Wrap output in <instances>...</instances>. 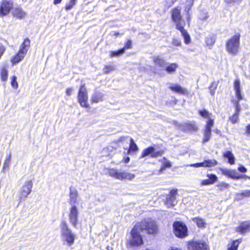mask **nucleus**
Here are the masks:
<instances>
[{
  "label": "nucleus",
  "mask_w": 250,
  "mask_h": 250,
  "mask_svg": "<svg viewBox=\"0 0 250 250\" xmlns=\"http://www.w3.org/2000/svg\"><path fill=\"white\" fill-rule=\"evenodd\" d=\"M62 0H54V4H58L62 1Z\"/></svg>",
  "instance_id": "60"
},
{
  "label": "nucleus",
  "mask_w": 250,
  "mask_h": 250,
  "mask_svg": "<svg viewBox=\"0 0 250 250\" xmlns=\"http://www.w3.org/2000/svg\"><path fill=\"white\" fill-rule=\"evenodd\" d=\"M125 52V48H122L117 51H110L109 52V56L110 57H118L122 54H123Z\"/></svg>",
  "instance_id": "34"
},
{
  "label": "nucleus",
  "mask_w": 250,
  "mask_h": 250,
  "mask_svg": "<svg viewBox=\"0 0 250 250\" xmlns=\"http://www.w3.org/2000/svg\"><path fill=\"white\" fill-rule=\"evenodd\" d=\"M193 221L199 228H204L206 226V223L205 220L202 218L199 217H195L193 218Z\"/></svg>",
  "instance_id": "31"
},
{
  "label": "nucleus",
  "mask_w": 250,
  "mask_h": 250,
  "mask_svg": "<svg viewBox=\"0 0 250 250\" xmlns=\"http://www.w3.org/2000/svg\"><path fill=\"white\" fill-rule=\"evenodd\" d=\"M172 44L176 46H179L181 45V41L179 39H173L172 40Z\"/></svg>",
  "instance_id": "51"
},
{
  "label": "nucleus",
  "mask_w": 250,
  "mask_h": 250,
  "mask_svg": "<svg viewBox=\"0 0 250 250\" xmlns=\"http://www.w3.org/2000/svg\"><path fill=\"white\" fill-rule=\"evenodd\" d=\"M172 21L176 24L177 29L181 31L184 38L185 42L188 44L190 42V38L188 32L184 28L185 21L182 19L181 14V8L177 7L170 11Z\"/></svg>",
  "instance_id": "1"
},
{
  "label": "nucleus",
  "mask_w": 250,
  "mask_h": 250,
  "mask_svg": "<svg viewBox=\"0 0 250 250\" xmlns=\"http://www.w3.org/2000/svg\"><path fill=\"white\" fill-rule=\"evenodd\" d=\"M163 151H156V149L153 146H149L143 150L141 158H144L150 155L151 158H156L162 156Z\"/></svg>",
  "instance_id": "13"
},
{
  "label": "nucleus",
  "mask_w": 250,
  "mask_h": 250,
  "mask_svg": "<svg viewBox=\"0 0 250 250\" xmlns=\"http://www.w3.org/2000/svg\"><path fill=\"white\" fill-rule=\"evenodd\" d=\"M242 242L241 238L232 241L228 245V250H237L239 244Z\"/></svg>",
  "instance_id": "25"
},
{
  "label": "nucleus",
  "mask_w": 250,
  "mask_h": 250,
  "mask_svg": "<svg viewBox=\"0 0 250 250\" xmlns=\"http://www.w3.org/2000/svg\"><path fill=\"white\" fill-rule=\"evenodd\" d=\"M11 84L13 88L17 89L18 87V83L17 82V77L13 76L11 78Z\"/></svg>",
  "instance_id": "42"
},
{
  "label": "nucleus",
  "mask_w": 250,
  "mask_h": 250,
  "mask_svg": "<svg viewBox=\"0 0 250 250\" xmlns=\"http://www.w3.org/2000/svg\"><path fill=\"white\" fill-rule=\"evenodd\" d=\"M142 231L146 230L149 234H155L157 232L158 227L156 222L150 218L145 219L136 224Z\"/></svg>",
  "instance_id": "5"
},
{
  "label": "nucleus",
  "mask_w": 250,
  "mask_h": 250,
  "mask_svg": "<svg viewBox=\"0 0 250 250\" xmlns=\"http://www.w3.org/2000/svg\"><path fill=\"white\" fill-rule=\"evenodd\" d=\"M14 16L20 19H22L26 16L25 12L20 7H16L13 11Z\"/></svg>",
  "instance_id": "26"
},
{
  "label": "nucleus",
  "mask_w": 250,
  "mask_h": 250,
  "mask_svg": "<svg viewBox=\"0 0 250 250\" xmlns=\"http://www.w3.org/2000/svg\"><path fill=\"white\" fill-rule=\"evenodd\" d=\"M79 211L75 205L71 206L68 214L69 220L71 224L76 228L78 224Z\"/></svg>",
  "instance_id": "11"
},
{
  "label": "nucleus",
  "mask_w": 250,
  "mask_h": 250,
  "mask_svg": "<svg viewBox=\"0 0 250 250\" xmlns=\"http://www.w3.org/2000/svg\"><path fill=\"white\" fill-rule=\"evenodd\" d=\"M176 1V0H165V6L168 9Z\"/></svg>",
  "instance_id": "45"
},
{
  "label": "nucleus",
  "mask_w": 250,
  "mask_h": 250,
  "mask_svg": "<svg viewBox=\"0 0 250 250\" xmlns=\"http://www.w3.org/2000/svg\"><path fill=\"white\" fill-rule=\"evenodd\" d=\"M242 0H225V1L227 4H234L235 3H239Z\"/></svg>",
  "instance_id": "52"
},
{
  "label": "nucleus",
  "mask_w": 250,
  "mask_h": 250,
  "mask_svg": "<svg viewBox=\"0 0 250 250\" xmlns=\"http://www.w3.org/2000/svg\"><path fill=\"white\" fill-rule=\"evenodd\" d=\"M224 156L228 159V162L230 164L233 165L234 164L235 158L231 151H227L224 154Z\"/></svg>",
  "instance_id": "29"
},
{
  "label": "nucleus",
  "mask_w": 250,
  "mask_h": 250,
  "mask_svg": "<svg viewBox=\"0 0 250 250\" xmlns=\"http://www.w3.org/2000/svg\"><path fill=\"white\" fill-rule=\"evenodd\" d=\"M201 184L202 185H204V186L209 185L211 184V182H210V181L208 179L202 180L201 182Z\"/></svg>",
  "instance_id": "56"
},
{
  "label": "nucleus",
  "mask_w": 250,
  "mask_h": 250,
  "mask_svg": "<svg viewBox=\"0 0 250 250\" xmlns=\"http://www.w3.org/2000/svg\"><path fill=\"white\" fill-rule=\"evenodd\" d=\"M61 237L62 241L69 246L74 244L76 239V235L69 228L67 224L64 221L61 225Z\"/></svg>",
  "instance_id": "2"
},
{
  "label": "nucleus",
  "mask_w": 250,
  "mask_h": 250,
  "mask_svg": "<svg viewBox=\"0 0 250 250\" xmlns=\"http://www.w3.org/2000/svg\"><path fill=\"white\" fill-rule=\"evenodd\" d=\"M193 3V0H187L186 1V6L185 7V10L187 12L188 15V19L189 18V11L190 10Z\"/></svg>",
  "instance_id": "35"
},
{
  "label": "nucleus",
  "mask_w": 250,
  "mask_h": 250,
  "mask_svg": "<svg viewBox=\"0 0 250 250\" xmlns=\"http://www.w3.org/2000/svg\"><path fill=\"white\" fill-rule=\"evenodd\" d=\"M5 50L4 47L1 44H0V59L4 52Z\"/></svg>",
  "instance_id": "58"
},
{
  "label": "nucleus",
  "mask_w": 250,
  "mask_h": 250,
  "mask_svg": "<svg viewBox=\"0 0 250 250\" xmlns=\"http://www.w3.org/2000/svg\"><path fill=\"white\" fill-rule=\"evenodd\" d=\"M78 192L76 188H70V204L72 206L75 205V204L77 201Z\"/></svg>",
  "instance_id": "21"
},
{
  "label": "nucleus",
  "mask_w": 250,
  "mask_h": 250,
  "mask_svg": "<svg viewBox=\"0 0 250 250\" xmlns=\"http://www.w3.org/2000/svg\"><path fill=\"white\" fill-rule=\"evenodd\" d=\"M238 170L242 173H246L247 171V169L242 165H240L238 167Z\"/></svg>",
  "instance_id": "54"
},
{
  "label": "nucleus",
  "mask_w": 250,
  "mask_h": 250,
  "mask_svg": "<svg viewBox=\"0 0 250 250\" xmlns=\"http://www.w3.org/2000/svg\"><path fill=\"white\" fill-rule=\"evenodd\" d=\"M178 127L179 129L184 131H195L198 130V127L194 122L178 124Z\"/></svg>",
  "instance_id": "16"
},
{
  "label": "nucleus",
  "mask_w": 250,
  "mask_h": 250,
  "mask_svg": "<svg viewBox=\"0 0 250 250\" xmlns=\"http://www.w3.org/2000/svg\"><path fill=\"white\" fill-rule=\"evenodd\" d=\"M125 137H121V138H120V141H123V140L125 139Z\"/></svg>",
  "instance_id": "64"
},
{
  "label": "nucleus",
  "mask_w": 250,
  "mask_h": 250,
  "mask_svg": "<svg viewBox=\"0 0 250 250\" xmlns=\"http://www.w3.org/2000/svg\"><path fill=\"white\" fill-rule=\"evenodd\" d=\"M207 246L204 242L193 241L189 243L188 248V250H206Z\"/></svg>",
  "instance_id": "17"
},
{
  "label": "nucleus",
  "mask_w": 250,
  "mask_h": 250,
  "mask_svg": "<svg viewBox=\"0 0 250 250\" xmlns=\"http://www.w3.org/2000/svg\"><path fill=\"white\" fill-rule=\"evenodd\" d=\"M243 198V196H238V194H237V195H236L237 200H240V199H242Z\"/></svg>",
  "instance_id": "62"
},
{
  "label": "nucleus",
  "mask_w": 250,
  "mask_h": 250,
  "mask_svg": "<svg viewBox=\"0 0 250 250\" xmlns=\"http://www.w3.org/2000/svg\"><path fill=\"white\" fill-rule=\"evenodd\" d=\"M169 250H182L181 249H180L179 248H177L176 247H171Z\"/></svg>",
  "instance_id": "61"
},
{
  "label": "nucleus",
  "mask_w": 250,
  "mask_h": 250,
  "mask_svg": "<svg viewBox=\"0 0 250 250\" xmlns=\"http://www.w3.org/2000/svg\"><path fill=\"white\" fill-rule=\"evenodd\" d=\"M169 88L172 91L184 95L187 93V90L179 84H172L169 86Z\"/></svg>",
  "instance_id": "23"
},
{
  "label": "nucleus",
  "mask_w": 250,
  "mask_h": 250,
  "mask_svg": "<svg viewBox=\"0 0 250 250\" xmlns=\"http://www.w3.org/2000/svg\"><path fill=\"white\" fill-rule=\"evenodd\" d=\"M213 120L209 119L207 121L204 132V139L203 140V143L208 142L209 140L211 135V129L213 126Z\"/></svg>",
  "instance_id": "15"
},
{
  "label": "nucleus",
  "mask_w": 250,
  "mask_h": 250,
  "mask_svg": "<svg viewBox=\"0 0 250 250\" xmlns=\"http://www.w3.org/2000/svg\"><path fill=\"white\" fill-rule=\"evenodd\" d=\"M199 113V114L202 117H203L205 118H208V120L211 119L210 118V115H211V114H209V112L207 110H200Z\"/></svg>",
  "instance_id": "40"
},
{
  "label": "nucleus",
  "mask_w": 250,
  "mask_h": 250,
  "mask_svg": "<svg viewBox=\"0 0 250 250\" xmlns=\"http://www.w3.org/2000/svg\"><path fill=\"white\" fill-rule=\"evenodd\" d=\"M217 163L214 159L206 160L203 162L204 167H212L217 165Z\"/></svg>",
  "instance_id": "32"
},
{
  "label": "nucleus",
  "mask_w": 250,
  "mask_h": 250,
  "mask_svg": "<svg viewBox=\"0 0 250 250\" xmlns=\"http://www.w3.org/2000/svg\"><path fill=\"white\" fill-rule=\"evenodd\" d=\"M236 231L244 234L250 231V221H246L242 223L240 225L236 228Z\"/></svg>",
  "instance_id": "19"
},
{
  "label": "nucleus",
  "mask_w": 250,
  "mask_h": 250,
  "mask_svg": "<svg viewBox=\"0 0 250 250\" xmlns=\"http://www.w3.org/2000/svg\"><path fill=\"white\" fill-rule=\"evenodd\" d=\"M73 91V89L72 87H69L66 90V94L67 96H70Z\"/></svg>",
  "instance_id": "57"
},
{
  "label": "nucleus",
  "mask_w": 250,
  "mask_h": 250,
  "mask_svg": "<svg viewBox=\"0 0 250 250\" xmlns=\"http://www.w3.org/2000/svg\"><path fill=\"white\" fill-rule=\"evenodd\" d=\"M238 196H242L243 197H250V190H245L243 192L238 193Z\"/></svg>",
  "instance_id": "48"
},
{
  "label": "nucleus",
  "mask_w": 250,
  "mask_h": 250,
  "mask_svg": "<svg viewBox=\"0 0 250 250\" xmlns=\"http://www.w3.org/2000/svg\"><path fill=\"white\" fill-rule=\"evenodd\" d=\"M107 173L110 176H111L116 179H118V180L120 179V177H121L120 175H121V171H119L117 169H115V168L109 169L108 170Z\"/></svg>",
  "instance_id": "27"
},
{
  "label": "nucleus",
  "mask_w": 250,
  "mask_h": 250,
  "mask_svg": "<svg viewBox=\"0 0 250 250\" xmlns=\"http://www.w3.org/2000/svg\"><path fill=\"white\" fill-rule=\"evenodd\" d=\"M30 46V41L28 38L24 39L20 45L18 52L11 59V62L14 65L22 61L26 55Z\"/></svg>",
  "instance_id": "4"
},
{
  "label": "nucleus",
  "mask_w": 250,
  "mask_h": 250,
  "mask_svg": "<svg viewBox=\"0 0 250 250\" xmlns=\"http://www.w3.org/2000/svg\"><path fill=\"white\" fill-rule=\"evenodd\" d=\"M219 187H221V189H223V188H229V184L224 183V182H222L220 184Z\"/></svg>",
  "instance_id": "55"
},
{
  "label": "nucleus",
  "mask_w": 250,
  "mask_h": 250,
  "mask_svg": "<svg viewBox=\"0 0 250 250\" xmlns=\"http://www.w3.org/2000/svg\"><path fill=\"white\" fill-rule=\"evenodd\" d=\"M216 37L214 35H209L206 39V43L207 46H212L215 42Z\"/></svg>",
  "instance_id": "30"
},
{
  "label": "nucleus",
  "mask_w": 250,
  "mask_h": 250,
  "mask_svg": "<svg viewBox=\"0 0 250 250\" xmlns=\"http://www.w3.org/2000/svg\"><path fill=\"white\" fill-rule=\"evenodd\" d=\"M115 67L113 65H106L103 69L104 73H108L111 71L115 70Z\"/></svg>",
  "instance_id": "38"
},
{
  "label": "nucleus",
  "mask_w": 250,
  "mask_h": 250,
  "mask_svg": "<svg viewBox=\"0 0 250 250\" xmlns=\"http://www.w3.org/2000/svg\"><path fill=\"white\" fill-rule=\"evenodd\" d=\"M238 120V114L237 113H234L232 116L229 117V120L232 123H236Z\"/></svg>",
  "instance_id": "47"
},
{
  "label": "nucleus",
  "mask_w": 250,
  "mask_h": 250,
  "mask_svg": "<svg viewBox=\"0 0 250 250\" xmlns=\"http://www.w3.org/2000/svg\"><path fill=\"white\" fill-rule=\"evenodd\" d=\"M178 67V64L172 63L167 66L165 67V70L167 73L171 74L174 73Z\"/></svg>",
  "instance_id": "28"
},
{
  "label": "nucleus",
  "mask_w": 250,
  "mask_h": 250,
  "mask_svg": "<svg viewBox=\"0 0 250 250\" xmlns=\"http://www.w3.org/2000/svg\"><path fill=\"white\" fill-rule=\"evenodd\" d=\"M138 227L136 224L130 231L131 237L129 243L132 246H139L143 244V238L140 234L142 231Z\"/></svg>",
  "instance_id": "6"
},
{
  "label": "nucleus",
  "mask_w": 250,
  "mask_h": 250,
  "mask_svg": "<svg viewBox=\"0 0 250 250\" xmlns=\"http://www.w3.org/2000/svg\"><path fill=\"white\" fill-rule=\"evenodd\" d=\"M129 150L133 151H137L138 150L137 146L132 138L130 139Z\"/></svg>",
  "instance_id": "39"
},
{
  "label": "nucleus",
  "mask_w": 250,
  "mask_h": 250,
  "mask_svg": "<svg viewBox=\"0 0 250 250\" xmlns=\"http://www.w3.org/2000/svg\"><path fill=\"white\" fill-rule=\"evenodd\" d=\"M234 89L235 91V95L239 101L242 100L243 96L241 93L240 83L238 79L235 80L234 83Z\"/></svg>",
  "instance_id": "20"
},
{
  "label": "nucleus",
  "mask_w": 250,
  "mask_h": 250,
  "mask_svg": "<svg viewBox=\"0 0 250 250\" xmlns=\"http://www.w3.org/2000/svg\"><path fill=\"white\" fill-rule=\"evenodd\" d=\"M163 159L164 160V162L163 163L162 167L160 169V172H162L166 168H169L171 166V163L167 161L165 157H164Z\"/></svg>",
  "instance_id": "36"
},
{
  "label": "nucleus",
  "mask_w": 250,
  "mask_h": 250,
  "mask_svg": "<svg viewBox=\"0 0 250 250\" xmlns=\"http://www.w3.org/2000/svg\"><path fill=\"white\" fill-rule=\"evenodd\" d=\"M121 177L120 180L121 181H131L135 177V175L134 174L131 173L130 172L127 171H121Z\"/></svg>",
  "instance_id": "24"
},
{
  "label": "nucleus",
  "mask_w": 250,
  "mask_h": 250,
  "mask_svg": "<svg viewBox=\"0 0 250 250\" xmlns=\"http://www.w3.org/2000/svg\"><path fill=\"white\" fill-rule=\"evenodd\" d=\"M207 176L211 184H213L217 180V177L215 174H207Z\"/></svg>",
  "instance_id": "44"
},
{
  "label": "nucleus",
  "mask_w": 250,
  "mask_h": 250,
  "mask_svg": "<svg viewBox=\"0 0 250 250\" xmlns=\"http://www.w3.org/2000/svg\"><path fill=\"white\" fill-rule=\"evenodd\" d=\"M220 170L223 175L233 179H239L243 178H248L249 179H250V177H248L246 175H243L239 174L234 169L220 168Z\"/></svg>",
  "instance_id": "12"
},
{
  "label": "nucleus",
  "mask_w": 250,
  "mask_h": 250,
  "mask_svg": "<svg viewBox=\"0 0 250 250\" xmlns=\"http://www.w3.org/2000/svg\"><path fill=\"white\" fill-rule=\"evenodd\" d=\"M216 84L215 83H212L209 87V92L211 95H214L215 94V90L216 88Z\"/></svg>",
  "instance_id": "46"
},
{
  "label": "nucleus",
  "mask_w": 250,
  "mask_h": 250,
  "mask_svg": "<svg viewBox=\"0 0 250 250\" xmlns=\"http://www.w3.org/2000/svg\"><path fill=\"white\" fill-rule=\"evenodd\" d=\"M246 133L250 134V125H249L246 127Z\"/></svg>",
  "instance_id": "59"
},
{
  "label": "nucleus",
  "mask_w": 250,
  "mask_h": 250,
  "mask_svg": "<svg viewBox=\"0 0 250 250\" xmlns=\"http://www.w3.org/2000/svg\"><path fill=\"white\" fill-rule=\"evenodd\" d=\"M33 187V183L31 180H26L21 188L19 193V198L21 200H25L28 195L30 194Z\"/></svg>",
  "instance_id": "8"
},
{
  "label": "nucleus",
  "mask_w": 250,
  "mask_h": 250,
  "mask_svg": "<svg viewBox=\"0 0 250 250\" xmlns=\"http://www.w3.org/2000/svg\"><path fill=\"white\" fill-rule=\"evenodd\" d=\"M13 7V0H1L0 3V17L7 15Z\"/></svg>",
  "instance_id": "10"
},
{
  "label": "nucleus",
  "mask_w": 250,
  "mask_h": 250,
  "mask_svg": "<svg viewBox=\"0 0 250 250\" xmlns=\"http://www.w3.org/2000/svg\"><path fill=\"white\" fill-rule=\"evenodd\" d=\"M129 157H127L126 158H125V163H127L129 162Z\"/></svg>",
  "instance_id": "63"
},
{
  "label": "nucleus",
  "mask_w": 250,
  "mask_h": 250,
  "mask_svg": "<svg viewBox=\"0 0 250 250\" xmlns=\"http://www.w3.org/2000/svg\"><path fill=\"white\" fill-rule=\"evenodd\" d=\"M177 194V189H171L169 194L167 195L166 204L168 207L174 206L176 203V195Z\"/></svg>",
  "instance_id": "14"
},
{
  "label": "nucleus",
  "mask_w": 250,
  "mask_h": 250,
  "mask_svg": "<svg viewBox=\"0 0 250 250\" xmlns=\"http://www.w3.org/2000/svg\"><path fill=\"white\" fill-rule=\"evenodd\" d=\"M174 233L178 237L183 238L188 235V229L186 226L180 222H176L173 224Z\"/></svg>",
  "instance_id": "9"
},
{
  "label": "nucleus",
  "mask_w": 250,
  "mask_h": 250,
  "mask_svg": "<svg viewBox=\"0 0 250 250\" xmlns=\"http://www.w3.org/2000/svg\"><path fill=\"white\" fill-rule=\"evenodd\" d=\"M191 167H204V164L203 162L202 163H195L193 164H191L189 165Z\"/></svg>",
  "instance_id": "53"
},
{
  "label": "nucleus",
  "mask_w": 250,
  "mask_h": 250,
  "mask_svg": "<svg viewBox=\"0 0 250 250\" xmlns=\"http://www.w3.org/2000/svg\"><path fill=\"white\" fill-rule=\"evenodd\" d=\"M240 101H239L238 99H237V101H235V113H237V114L239 115V113L240 111V105H239V102Z\"/></svg>",
  "instance_id": "49"
},
{
  "label": "nucleus",
  "mask_w": 250,
  "mask_h": 250,
  "mask_svg": "<svg viewBox=\"0 0 250 250\" xmlns=\"http://www.w3.org/2000/svg\"><path fill=\"white\" fill-rule=\"evenodd\" d=\"M1 80L3 82L6 81L8 77V71L5 68H2L0 72Z\"/></svg>",
  "instance_id": "37"
},
{
  "label": "nucleus",
  "mask_w": 250,
  "mask_h": 250,
  "mask_svg": "<svg viewBox=\"0 0 250 250\" xmlns=\"http://www.w3.org/2000/svg\"><path fill=\"white\" fill-rule=\"evenodd\" d=\"M77 99L79 103L82 107L86 108L90 107L88 103V91L84 83H81L80 86Z\"/></svg>",
  "instance_id": "7"
},
{
  "label": "nucleus",
  "mask_w": 250,
  "mask_h": 250,
  "mask_svg": "<svg viewBox=\"0 0 250 250\" xmlns=\"http://www.w3.org/2000/svg\"><path fill=\"white\" fill-rule=\"evenodd\" d=\"M77 0H70L68 3L66 4L65 6V9L66 10H69L71 9L75 5Z\"/></svg>",
  "instance_id": "41"
},
{
  "label": "nucleus",
  "mask_w": 250,
  "mask_h": 250,
  "mask_svg": "<svg viewBox=\"0 0 250 250\" xmlns=\"http://www.w3.org/2000/svg\"><path fill=\"white\" fill-rule=\"evenodd\" d=\"M11 154L7 155L5 159V161L3 164V168L7 167L9 166L11 160Z\"/></svg>",
  "instance_id": "43"
},
{
  "label": "nucleus",
  "mask_w": 250,
  "mask_h": 250,
  "mask_svg": "<svg viewBox=\"0 0 250 250\" xmlns=\"http://www.w3.org/2000/svg\"><path fill=\"white\" fill-rule=\"evenodd\" d=\"M208 18V13L206 10L203 9L200 12L199 15V18L200 20L203 21H206Z\"/></svg>",
  "instance_id": "33"
},
{
  "label": "nucleus",
  "mask_w": 250,
  "mask_h": 250,
  "mask_svg": "<svg viewBox=\"0 0 250 250\" xmlns=\"http://www.w3.org/2000/svg\"><path fill=\"white\" fill-rule=\"evenodd\" d=\"M132 46V42L131 40H128L127 42L125 43V47L123 48L125 49H129Z\"/></svg>",
  "instance_id": "50"
},
{
  "label": "nucleus",
  "mask_w": 250,
  "mask_h": 250,
  "mask_svg": "<svg viewBox=\"0 0 250 250\" xmlns=\"http://www.w3.org/2000/svg\"><path fill=\"white\" fill-rule=\"evenodd\" d=\"M104 94L98 91H96L93 92L91 97V103H98L103 101Z\"/></svg>",
  "instance_id": "18"
},
{
  "label": "nucleus",
  "mask_w": 250,
  "mask_h": 250,
  "mask_svg": "<svg viewBox=\"0 0 250 250\" xmlns=\"http://www.w3.org/2000/svg\"><path fill=\"white\" fill-rule=\"evenodd\" d=\"M240 38V34L236 33L226 42V50L231 55H236L239 51Z\"/></svg>",
  "instance_id": "3"
},
{
  "label": "nucleus",
  "mask_w": 250,
  "mask_h": 250,
  "mask_svg": "<svg viewBox=\"0 0 250 250\" xmlns=\"http://www.w3.org/2000/svg\"><path fill=\"white\" fill-rule=\"evenodd\" d=\"M153 62L155 66L162 68L165 67L167 65L166 61L159 56L154 57Z\"/></svg>",
  "instance_id": "22"
}]
</instances>
